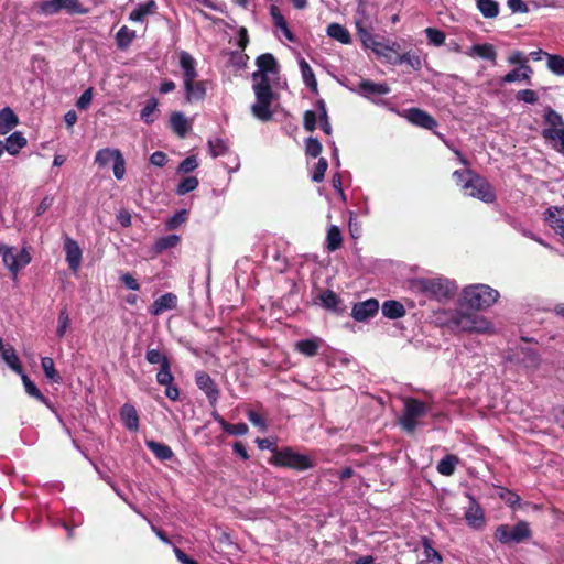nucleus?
<instances>
[{
  "label": "nucleus",
  "instance_id": "obj_1",
  "mask_svg": "<svg viewBox=\"0 0 564 564\" xmlns=\"http://www.w3.org/2000/svg\"><path fill=\"white\" fill-rule=\"evenodd\" d=\"M252 80L256 101L251 106V113L260 121H269L273 116L272 104L276 96L272 91L271 85L265 84L264 77L260 74L252 75Z\"/></svg>",
  "mask_w": 564,
  "mask_h": 564
},
{
  "label": "nucleus",
  "instance_id": "obj_2",
  "mask_svg": "<svg viewBox=\"0 0 564 564\" xmlns=\"http://www.w3.org/2000/svg\"><path fill=\"white\" fill-rule=\"evenodd\" d=\"M449 324L455 329L466 333L492 335L496 332L494 323L486 316L460 310L452 314Z\"/></svg>",
  "mask_w": 564,
  "mask_h": 564
},
{
  "label": "nucleus",
  "instance_id": "obj_3",
  "mask_svg": "<svg viewBox=\"0 0 564 564\" xmlns=\"http://www.w3.org/2000/svg\"><path fill=\"white\" fill-rule=\"evenodd\" d=\"M499 299V292L487 284L466 286L460 295V304L476 311L492 306Z\"/></svg>",
  "mask_w": 564,
  "mask_h": 564
},
{
  "label": "nucleus",
  "instance_id": "obj_4",
  "mask_svg": "<svg viewBox=\"0 0 564 564\" xmlns=\"http://www.w3.org/2000/svg\"><path fill=\"white\" fill-rule=\"evenodd\" d=\"M410 289L416 294L429 299L443 300L454 293V285L446 279H414L410 282Z\"/></svg>",
  "mask_w": 564,
  "mask_h": 564
},
{
  "label": "nucleus",
  "instance_id": "obj_5",
  "mask_svg": "<svg viewBox=\"0 0 564 564\" xmlns=\"http://www.w3.org/2000/svg\"><path fill=\"white\" fill-rule=\"evenodd\" d=\"M508 360L512 362L518 370H523L527 373L538 370L541 365L539 354L532 345L527 341L511 348Z\"/></svg>",
  "mask_w": 564,
  "mask_h": 564
},
{
  "label": "nucleus",
  "instance_id": "obj_6",
  "mask_svg": "<svg viewBox=\"0 0 564 564\" xmlns=\"http://www.w3.org/2000/svg\"><path fill=\"white\" fill-rule=\"evenodd\" d=\"M544 120L543 138L554 150L564 153V120L562 116L555 110L549 109L544 115Z\"/></svg>",
  "mask_w": 564,
  "mask_h": 564
},
{
  "label": "nucleus",
  "instance_id": "obj_7",
  "mask_svg": "<svg viewBox=\"0 0 564 564\" xmlns=\"http://www.w3.org/2000/svg\"><path fill=\"white\" fill-rule=\"evenodd\" d=\"M531 536L529 523L520 521L516 525H499L495 531V538L502 544L520 543Z\"/></svg>",
  "mask_w": 564,
  "mask_h": 564
},
{
  "label": "nucleus",
  "instance_id": "obj_8",
  "mask_svg": "<svg viewBox=\"0 0 564 564\" xmlns=\"http://www.w3.org/2000/svg\"><path fill=\"white\" fill-rule=\"evenodd\" d=\"M467 175L468 178L463 185V189L466 191L467 195L486 203H490L495 199V193L490 184L484 177L474 172H468Z\"/></svg>",
  "mask_w": 564,
  "mask_h": 564
},
{
  "label": "nucleus",
  "instance_id": "obj_9",
  "mask_svg": "<svg viewBox=\"0 0 564 564\" xmlns=\"http://www.w3.org/2000/svg\"><path fill=\"white\" fill-rule=\"evenodd\" d=\"M0 257L2 258L3 264L14 276L31 262V256L26 249L17 250L7 245H0Z\"/></svg>",
  "mask_w": 564,
  "mask_h": 564
},
{
  "label": "nucleus",
  "instance_id": "obj_10",
  "mask_svg": "<svg viewBox=\"0 0 564 564\" xmlns=\"http://www.w3.org/2000/svg\"><path fill=\"white\" fill-rule=\"evenodd\" d=\"M426 405L415 399L404 400V412L400 419L402 427L408 432H413L417 425V420L425 415Z\"/></svg>",
  "mask_w": 564,
  "mask_h": 564
},
{
  "label": "nucleus",
  "instance_id": "obj_11",
  "mask_svg": "<svg viewBox=\"0 0 564 564\" xmlns=\"http://www.w3.org/2000/svg\"><path fill=\"white\" fill-rule=\"evenodd\" d=\"M356 28L364 46L371 48L379 56L390 59L388 52H397L399 48V45L395 42H392L391 44H383L378 42L376 37L370 34L359 21L356 22Z\"/></svg>",
  "mask_w": 564,
  "mask_h": 564
},
{
  "label": "nucleus",
  "instance_id": "obj_12",
  "mask_svg": "<svg viewBox=\"0 0 564 564\" xmlns=\"http://www.w3.org/2000/svg\"><path fill=\"white\" fill-rule=\"evenodd\" d=\"M40 10L45 15L57 14L62 10L69 14L87 13V9L78 0H46L41 4Z\"/></svg>",
  "mask_w": 564,
  "mask_h": 564
},
{
  "label": "nucleus",
  "instance_id": "obj_13",
  "mask_svg": "<svg viewBox=\"0 0 564 564\" xmlns=\"http://www.w3.org/2000/svg\"><path fill=\"white\" fill-rule=\"evenodd\" d=\"M273 462L275 465L291 467L299 470H304L312 466L307 456L296 453L290 448L276 452L273 456Z\"/></svg>",
  "mask_w": 564,
  "mask_h": 564
},
{
  "label": "nucleus",
  "instance_id": "obj_14",
  "mask_svg": "<svg viewBox=\"0 0 564 564\" xmlns=\"http://www.w3.org/2000/svg\"><path fill=\"white\" fill-rule=\"evenodd\" d=\"M545 224L564 239V205L551 206L543 213Z\"/></svg>",
  "mask_w": 564,
  "mask_h": 564
},
{
  "label": "nucleus",
  "instance_id": "obj_15",
  "mask_svg": "<svg viewBox=\"0 0 564 564\" xmlns=\"http://www.w3.org/2000/svg\"><path fill=\"white\" fill-rule=\"evenodd\" d=\"M258 70L252 75L260 74L265 79V84H270L274 76L278 75V63L272 54H262L257 58Z\"/></svg>",
  "mask_w": 564,
  "mask_h": 564
},
{
  "label": "nucleus",
  "instance_id": "obj_16",
  "mask_svg": "<svg viewBox=\"0 0 564 564\" xmlns=\"http://www.w3.org/2000/svg\"><path fill=\"white\" fill-rule=\"evenodd\" d=\"M403 116L406 120H409L411 123L417 127L429 130L436 127V121L434 120V118L419 108L408 109L404 111Z\"/></svg>",
  "mask_w": 564,
  "mask_h": 564
},
{
  "label": "nucleus",
  "instance_id": "obj_17",
  "mask_svg": "<svg viewBox=\"0 0 564 564\" xmlns=\"http://www.w3.org/2000/svg\"><path fill=\"white\" fill-rule=\"evenodd\" d=\"M379 310V303L375 299H370L357 303L352 307L351 315L358 322H364L373 316Z\"/></svg>",
  "mask_w": 564,
  "mask_h": 564
},
{
  "label": "nucleus",
  "instance_id": "obj_18",
  "mask_svg": "<svg viewBox=\"0 0 564 564\" xmlns=\"http://www.w3.org/2000/svg\"><path fill=\"white\" fill-rule=\"evenodd\" d=\"M64 248L66 252V261L69 268L76 272L82 263V249L72 238L65 239Z\"/></svg>",
  "mask_w": 564,
  "mask_h": 564
},
{
  "label": "nucleus",
  "instance_id": "obj_19",
  "mask_svg": "<svg viewBox=\"0 0 564 564\" xmlns=\"http://www.w3.org/2000/svg\"><path fill=\"white\" fill-rule=\"evenodd\" d=\"M358 87L360 94L366 98L382 96L390 93V87L386 83H375L368 79H362Z\"/></svg>",
  "mask_w": 564,
  "mask_h": 564
},
{
  "label": "nucleus",
  "instance_id": "obj_20",
  "mask_svg": "<svg viewBox=\"0 0 564 564\" xmlns=\"http://www.w3.org/2000/svg\"><path fill=\"white\" fill-rule=\"evenodd\" d=\"M180 66L183 70V83L189 84L197 78L196 61L187 53H180Z\"/></svg>",
  "mask_w": 564,
  "mask_h": 564
},
{
  "label": "nucleus",
  "instance_id": "obj_21",
  "mask_svg": "<svg viewBox=\"0 0 564 564\" xmlns=\"http://www.w3.org/2000/svg\"><path fill=\"white\" fill-rule=\"evenodd\" d=\"M465 519L469 527L480 529L485 523L484 511L474 499L470 498L469 507L465 511Z\"/></svg>",
  "mask_w": 564,
  "mask_h": 564
},
{
  "label": "nucleus",
  "instance_id": "obj_22",
  "mask_svg": "<svg viewBox=\"0 0 564 564\" xmlns=\"http://www.w3.org/2000/svg\"><path fill=\"white\" fill-rule=\"evenodd\" d=\"M19 117L10 107L0 110V135H6L19 124Z\"/></svg>",
  "mask_w": 564,
  "mask_h": 564
},
{
  "label": "nucleus",
  "instance_id": "obj_23",
  "mask_svg": "<svg viewBox=\"0 0 564 564\" xmlns=\"http://www.w3.org/2000/svg\"><path fill=\"white\" fill-rule=\"evenodd\" d=\"M465 54L469 57H480L484 59H488L491 62H496L497 52L492 44L485 43V44H475L469 47L468 51L465 52Z\"/></svg>",
  "mask_w": 564,
  "mask_h": 564
},
{
  "label": "nucleus",
  "instance_id": "obj_24",
  "mask_svg": "<svg viewBox=\"0 0 564 564\" xmlns=\"http://www.w3.org/2000/svg\"><path fill=\"white\" fill-rule=\"evenodd\" d=\"M195 379L198 388L206 393L209 400L212 402L216 401L218 397V390L212 378L206 372L200 371L196 373Z\"/></svg>",
  "mask_w": 564,
  "mask_h": 564
},
{
  "label": "nucleus",
  "instance_id": "obj_25",
  "mask_svg": "<svg viewBox=\"0 0 564 564\" xmlns=\"http://www.w3.org/2000/svg\"><path fill=\"white\" fill-rule=\"evenodd\" d=\"M177 297L173 293H166L156 299L151 307L153 315H160L165 311L173 310L176 306Z\"/></svg>",
  "mask_w": 564,
  "mask_h": 564
},
{
  "label": "nucleus",
  "instance_id": "obj_26",
  "mask_svg": "<svg viewBox=\"0 0 564 564\" xmlns=\"http://www.w3.org/2000/svg\"><path fill=\"white\" fill-rule=\"evenodd\" d=\"M120 416L128 430L133 432L139 430V415L133 405L129 403L123 404L120 411Z\"/></svg>",
  "mask_w": 564,
  "mask_h": 564
},
{
  "label": "nucleus",
  "instance_id": "obj_27",
  "mask_svg": "<svg viewBox=\"0 0 564 564\" xmlns=\"http://www.w3.org/2000/svg\"><path fill=\"white\" fill-rule=\"evenodd\" d=\"M186 100L192 102L194 100H202L206 94V83L199 80L189 82L184 84Z\"/></svg>",
  "mask_w": 564,
  "mask_h": 564
},
{
  "label": "nucleus",
  "instance_id": "obj_28",
  "mask_svg": "<svg viewBox=\"0 0 564 564\" xmlns=\"http://www.w3.org/2000/svg\"><path fill=\"white\" fill-rule=\"evenodd\" d=\"M7 152L11 155H17L23 149L28 141L21 131L11 133L6 140Z\"/></svg>",
  "mask_w": 564,
  "mask_h": 564
},
{
  "label": "nucleus",
  "instance_id": "obj_29",
  "mask_svg": "<svg viewBox=\"0 0 564 564\" xmlns=\"http://www.w3.org/2000/svg\"><path fill=\"white\" fill-rule=\"evenodd\" d=\"M326 33L329 37L340 42L341 44L351 43V35L349 31L339 23H330L327 26Z\"/></svg>",
  "mask_w": 564,
  "mask_h": 564
},
{
  "label": "nucleus",
  "instance_id": "obj_30",
  "mask_svg": "<svg viewBox=\"0 0 564 564\" xmlns=\"http://www.w3.org/2000/svg\"><path fill=\"white\" fill-rule=\"evenodd\" d=\"M423 556L420 564H442L443 558L441 554L431 545V542L423 538Z\"/></svg>",
  "mask_w": 564,
  "mask_h": 564
},
{
  "label": "nucleus",
  "instance_id": "obj_31",
  "mask_svg": "<svg viewBox=\"0 0 564 564\" xmlns=\"http://www.w3.org/2000/svg\"><path fill=\"white\" fill-rule=\"evenodd\" d=\"M171 126L173 131L181 138H184L191 128L187 118L182 112L172 113Z\"/></svg>",
  "mask_w": 564,
  "mask_h": 564
},
{
  "label": "nucleus",
  "instance_id": "obj_32",
  "mask_svg": "<svg viewBox=\"0 0 564 564\" xmlns=\"http://www.w3.org/2000/svg\"><path fill=\"white\" fill-rule=\"evenodd\" d=\"M532 74V68L529 65H522L519 68H516L509 72L501 78L502 83H514L521 80H530Z\"/></svg>",
  "mask_w": 564,
  "mask_h": 564
},
{
  "label": "nucleus",
  "instance_id": "obj_33",
  "mask_svg": "<svg viewBox=\"0 0 564 564\" xmlns=\"http://www.w3.org/2000/svg\"><path fill=\"white\" fill-rule=\"evenodd\" d=\"M145 444L152 451V453L161 460H167L173 456V451L171 449V447L163 443H159L153 440H147Z\"/></svg>",
  "mask_w": 564,
  "mask_h": 564
},
{
  "label": "nucleus",
  "instance_id": "obj_34",
  "mask_svg": "<svg viewBox=\"0 0 564 564\" xmlns=\"http://www.w3.org/2000/svg\"><path fill=\"white\" fill-rule=\"evenodd\" d=\"M382 314L391 319L400 318L405 314L404 306L398 301H386L382 305Z\"/></svg>",
  "mask_w": 564,
  "mask_h": 564
},
{
  "label": "nucleus",
  "instance_id": "obj_35",
  "mask_svg": "<svg viewBox=\"0 0 564 564\" xmlns=\"http://www.w3.org/2000/svg\"><path fill=\"white\" fill-rule=\"evenodd\" d=\"M321 343H322V340L319 338L304 339V340L297 341L295 344V347L301 354H303L307 357H312L317 354Z\"/></svg>",
  "mask_w": 564,
  "mask_h": 564
},
{
  "label": "nucleus",
  "instance_id": "obj_36",
  "mask_svg": "<svg viewBox=\"0 0 564 564\" xmlns=\"http://www.w3.org/2000/svg\"><path fill=\"white\" fill-rule=\"evenodd\" d=\"M121 152L119 150H116V149H109V148H106V149H101L97 152L96 154V158H95V162L100 166V167H105L107 166L109 163H113L115 160L118 159V155H120Z\"/></svg>",
  "mask_w": 564,
  "mask_h": 564
},
{
  "label": "nucleus",
  "instance_id": "obj_37",
  "mask_svg": "<svg viewBox=\"0 0 564 564\" xmlns=\"http://www.w3.org/2000/svg\"><path fill=\"white\" fill-rule=\"evenodd\" d=\"M299 65H300L302 78H303V82L305 83V85L308 88H311L313 91H317V82H316L315 75L313 73V69L311 68L308 63L304 58H301L299 62Z\"/></svg>",
  "mask_w": 564,
  "mask_h": 564
},
{
  "label": "nucleus",
  "instance_id": "obj_38",
  "mask_svg": "<svg viewBox=\"0 0 564 564\" xmlns=\"http://www.w3.org/2000/svg\"><path fill=\"white\" fill-rule=\"evenodd\" d=\"M459 459L457 456L446 455L438 462L436 469L441 475L451 476L454 474Z\"/></svg>",
  "mask_w": 564,
  "mask_h": 564
},
{
  "label": "nucleus",
  "instance_id": "obj_39",
  "mask_svg": "<svg viewBox=\"0 0 564 564\" xmlns=\"http://www.w3.org/2000/svg\"><path fill=\"white\" fill-rule=\"evenodd\" d=\"M271 15H272L275 26L279 28L283 32V34L290 42H294L295 37H294L293 33L290 31V29L288 28L284 17L281 14V12L279 11V9L276 7L271 8Z\"/></svg>",
  "mask_w": 564,
  "mask_h": 564
},
{
  "label": "nucleus",
  "instance_id": "obj_40",
  "mask_svg": "<svg viewBox=\"0 0 564 564\" xmlns=\"http://www.w3.org/2000/svg\"><path fill=\"white\" fill-rule=\"evenodd\" d=\"M477 8L488 19L496 18L499 14V4L495 0H477Z\"/></svg>",
  "mask_w": 564,
  "mask_h": 564
},
{
  "label": "nucleus",
  "instance_id": "obj_41",
  "mask_svg": "<svg viewBox=\"0 0 564 564\" xmlns=\"http://www.w3.org/2000/svg\"><path fill=\"white\" fill-rule=\"evenodd\" d=\"M154 3L148 2L139 4L133 9L129 15V19L133 22H143L145 18L154 12Z\"/></svg>",
  "mask_w": 564,
  "mask_h": 564
},
{
  "label": "nucleus",
  "instance_id": "obj_42",
  "mask_svg": "<svg viewBox=\"0 0 564 564\" xmlns=\"http://www.w3.org/2000/svg\"><path fill=\"white\" fill-rule=\"evenodd\" d=\"M546 66L557 76H564V57L556 54H545Z\"/></svg>",
  "mask_w": 564,
  "mask_h": 564
},
{
  "label": "nucleus",
  "instance_id": "obj_43",
  "mask_svg": "<svg viewBox=\"0 0 564 564\" xmlns=\"http://www.w3.org/2000/svg\"><path fill=\"white\" fill-rule=\"evenodd\" d=\"M393 64H408L413 69L421 68V59L417 55L406 52L404 54H398L394 59L390 56L389 59Z\"/></svg>",
  "mask_w": 564,
  "mask_h": 564
},
{
  "label": "nucleus",
  "instance_id": "obj_44",
  "mask_svg": "<svg viewBox=\"0 0 564 564\" xmlns=\"http://www.w3.org/2000/svg\"><path fill=\"white\" fill-rule=\"evenodd\" d=\"M20 376L26 393L35 398L36 400L41 401L42 403L48 405L47 399L42 394V392L37 389L34 382L31 381V379L24 372H22V375Z\"/></svg>",
  "mask_w": 564,
  "mask_h": 564
},
{
  "label": "nucleus",
  "instance_id": "obj_45",
  "mask_svg": "<svg viewBox=\"0 0 564 564\" xmlns=\"http://www.w3.org/2000/svg\"><path fill=\"white\" fill-rule=\"evenodd\" d=\"M181 241L180 236L170 235L165 237L159 238L154 243V250L156 253H160L164 250L175 248Z\"/></svg>",
  "mask_w": 564,
  "mask_h": 564
},
{
  "label": "nucleus",
  "instance_id": "obj_46",
  "mask_svg": "<svg viewBox=\"0 0 564 564\" xmlns=\"http://www.w3.org/2000/svg\"><path fill=\"white\" fill-rule=\"evenodd\" d=\"M4 362L18 375H22L23 370L19 357L13 348H6L2 351Z\"/></svg>",
  "mask_w": 564,
  "mask_h": 564
},
{
  "label": "nucleus",
  "instance_id": "obj_47",
  "mask_svg": "<svg viewBox=\"0 0 564 564\" xmlns=\"http://www.w3.org/2000/svg\"><path fill=\"white\" fill-rule=\"evenodd\" d=\"M341 234L337 226L333 225L327 231V248L330 251L337 250L341 245Z\"/></svg>",
  "mask_w": 564,
  "mask_h": 564
},
{
  "label": "nucleus",
  "instance_id": "obj_48",
  "mask_svg": "<svg viewBox=\"0 0 564 564\" xmlns=\"http://www.w3.org/2000/svg\"><path fill=\"white\" fill-rule=\"evenodd\" d=\"M41 366L47 379L54 382L61 381V376L56 371L54 361L51 357H43L41 360Z\"/></svg>",
  "mask_w": 564,
  "mask_h": 564
},
{
  "label": "nucleus",
  "instance_id": "obj_49",
  "mask_svg": "<svg viewBox=\"0 0 564 564\" xmlns=\"http://www.w3.org/2000/svg\"><path fill=\"white\" fill-rule=\"evenodd\" d=\"M156 107L158 102L155 99H150L143 109L141 110L140 117L145 123H152L156 119Z\"/></svg>",
  "mask_w": 564,
  "mask_h": 564
},
{
  "label": "nucleus",
  "instance_id": "obj_50",
  "mask_svg": "<svg viewBox=\"0 0 564 564\" xmlns=\"http://www.w3.org/2000/svg\"><path fill=\"white\" fill-rule=\"evenodd\" d=\"M424 32L427 36L429 44L433 46H441L444 44L446 35L443 31L435 28H426Z\"/></svg>",
  "mask_w": 564,
  "mask_h": 564
},
{
  "label": "nucleus",
  "instance_id": "obj_51",
  "mask_svg": "<svg viewBox=\"0 0 564 564\" xmlns=\"http://www.w3.org/2000/svg\"><path fill=\"white\" fill-rule=\"evenodd\" d=\"M70 318L68 315V311L66 307L62 308L58 314V325L56 328V334L59 338L64 337L67 328L69 326Z\"/></svg>",
  "mask_w": 564,
  "mask_h": 564
},
{
  "label": "nucleus",
  "instance_id": "obj_52",
  "mask_svg": "<svg viewBox=\"0 0 564 564\" xmlns=\"http://www.w3.org/2000/svg\"><path fill=\"white\" fill-rule=\"evenodd\" d=\"M135 37V32L128 26H122L117 33V41L120 47L128 46Z\"/></svg>",
  "mask_w": 564,
  "mask_h": 564
},
{
  "label": "nucleus",
  "instance_id": "obj_53",
  "mask_svg": "<svg viewBox=\"0 0 564 564\" xmlns=\"http://www.w3.org/2000/svg\"><path fill=\"white\" fill-rule=\"evenodd\" d=\"M173 375L170 370V362L165 366H162L160 371L156 373V381L161 386H169L173 382Z\"/></svg>",
  "mask_w": 564,
  "mask_h": 564
},
{
  "label": "nucleus",
  "instance_id": "obj_54",
  "mask_svg": "<svg viewBox=\"0 0 564 564\" xmlns=\"http://www.w3.org/2000/svg\"><path fill=\"white\" fill-rule=\"evenodd\" d=\"M197 186L198 180L195 176H189L178 184L177 193L180 195H184L186 193L194 191Z\"/></svg>",
  "mask_w": 564,
  "mask_h": 564
},
{
  "label": "nucleus",
  "instance_id": "obj_55",
  "mask_svg": "<svg viewBox=\"0 0 564 564\" xmlns=\"http://www.w3.org/2000/svg\"><path fill=\"white\" fill-rule=\"evenodd\" d=\"M145 358L150 364H160L161 367L170 362L166 356L161 354L158 349H149Z\"/></svg>",
  "mask_w": 564,
  "mask_h": 564
},
{
  "label": "nucleus",
  "instance_id": "obj_56",
  "mask_svg": "<svg viewBox=\"0 0 564 564\" xmlns=\"http://www.w3.org/2000/svg\"><path fill=\"white\" fill-rule=\"evenodd\" d=\"M319 299L323 305L327 308H336L339 303L338 296L333 291L323 292Z\"/></svg>",
  "mask_w": 564,
  "mask_h": 564
},
{
  "label": "nucleus",
  "instance_id": "obj_57",
  "mask_svg": "<svg viewBox=\"0 0 564 564\" xmlns=\"http://www.w3.org/2000/svg\"><path fill=\"white\" fill-rule=\"evenodd\" d=\"M305 151L307 155L317 158L322 152V144L315 138H308L305 144Z\"/></svg>",
  "mask_w": 564,
  "mask_h": 564
},
{
  "label": "nucleus",
  "instance_id": "obj_58",
  "mask_svg": "<svg viewBox=\"0 0 564 564\" xmlns=\"http://www.w3.org/2000/svg\"><path fill=\"white\" fill-rule=\"evenodd\" d=\"M516 98L525 104H535L539 100L538 94L532 89L519 90Z\"/></svg>",
  "mask_w": 564,
  "mask_h": 564
},
{
  "label": "nucleus",
  "instance_id": "obj_59",
  "mask_svg": "<svg viewBox=\"0 0 564 564\" xmlns=\"http://www.w3.org/2000/svg\"><path fill=\"white\" fill-rule=\"evenodd\" d=\"M209 150L214 158L223 155L227 151V145L221 139L210 140Z\"/></svg>",
  "mask_w": 564,
  "mask_h": 564
},
{
  "label": "nucleus",
  "instance_id": "obj_60",
  "mask_svg": "<svg viewBox=\"0 0 564 564\" xmlns=\"http://www.w3.org/2000/svg\"><path fill=\"white\" fill-rule=\"evenodd\" d=\"M327 166V161L324 158H321L315 166L312 180L317 183L323 181Z\"/></svg>",
  "mask_w": 564,
  "mask_h": 564
},
{
  "label": "nucleus",
  "instance_id": "obj_61",
  "mask_svg": "<svg viewBox=\"0 0 564 564\" xmlns=\"http://www.w3.org/2000/svg\"><path fill=\"white\" fill-rule=\"evenodd\" d=\"M126 173V162L122 154L113 162V175L117 180H122Z\"/></svg>",
  "mask_w": 564,
  "mask_h": 564
},
{
  "label": "nucleus",
  "instance_id": "obj_62",
  "mask_svg": "<svg viewBox=\"0 0 564 564\" xmlns=\"http://www.w3.org/2000/svg\"><path fill=\"white\" fill-rule=\"evenodd\" d=\"M316 122H317V115L316 112L312 111V110H307L304 112V128L312 132L315 130L316 128Z\"/></svg>",
  "mask_w": 564,
  "mask_h": 564
},
{
  "label": "nucleus",
  "instance_id": "obj_63",
  "mask_svg": "<svg viewBox=\"0 0 564 564\" xmlns=\"http://www.w3.org/2000/svg\"><path fill=\"white\" fill-rule=\"evenodd\" d=\"M508 63L511 65H528L527 56L520 51H513L508 56Z\"/></svg>",
  "mask_w": 564,
  "mask_h": 564
},
{
  "label": "nucleus",
  "instance_id": "obj_64",
  "mask_svg": "<svg viewBox=\"0 0 564 564\" xmlns=\"http://www.w3.org/2000/svg\"><path fill=\"white\" fill-rule=\"evenodd\" d=\"M197 165L198 163L196 156L192 155L182 161L178 170L183 173H188L194 171L197 167Z\"/></svg>",
  "mask_w": 564,
  "mask_h": 564
}]
</instances>
